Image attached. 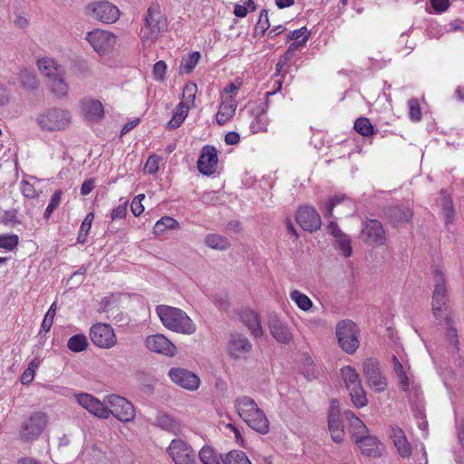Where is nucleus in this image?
Masks as SVG:
<instances>
[{
    "instance_id": "f257e3e1",
    "label": "nucleus",
    "mask_w": 464,
    "mask_h": 464,
    "mask_svg": "<svg viewBox=\"0 0 464 464\" xmlns=\"http://www.w3.org/2000/svg\"><path fill=\"white\" fill-rule=\"evenodd\" d=\"M156 313L164 327L172 332L191 335L197 331L196 324L180 308L160 304L156 307Z\"/></svg>"
},
{
    "instance_id": "f03ea898",
    "label": "nucleus",
    "mask_w": 464,
    "mask_h": 464,
    "mask_svg": "<svg viewBox=\"0 0 464 464\" xmlns=\"http://www.w3.org/2000/svg\"><path fill=\"white\" fill-rule=\"evenodd\" d=\"M235 407L240 418L260 434L269 431V421L256 401L248 396H239L235 400Z\"/></svg>"
},
{
    "instance_id": "7ed1b4c3",
    "label": "nucleus",
    "mask_w": 464,
    "mask_h": 464,
    "mask_svg": "<svg viewBox=\"0 0 464 464\" xmlns=\"http://www.w3.org/2000/svg\"><path fill=\"white\" fill-rule=\"evenodd\" d=\"M167 19L158 6H150L145 17V27L141 29V41L144 45L153 44L159 35L167 29Z\"/></svg>"
},
{
    "instance_id": "20e7f679",
    "label": "nucleus",
    "mask_w": 464,
    "mask_h": 464,
    "mask_svg": "<svg viewBox=\"0 0 464 464\" xmlns=\"http://www.w3.org/2000/svg\"><path fill=\"white\" fill-rule=\"evenodd\" d=\"M434 291L432 296V311L437 319L442 317L449 324L448 291L443 273L439 268L433 271Z\"/></svg>"
},
{
    "instance_id": "39448f33",
    "label": "nucleus",
    "mask_w": 464,
    "mask_h": 464,
    "mask_svg": "<svg viewBox=\"0 0 464 464\" xmlns=\"http://www.w3.org/2000/svg\"><path fill=\"white\" fill-rule=\"evenodd\" d=\"M48 424V416L42 411H34L22 421L19 428V439L24 442L36 440Z\"/></svg>"
},
{
    "instance_id": "423d86ee",
    "label": "nucleus",
    "mask_w": 464,
    "mask_h": 464,
    "mask_svg": "<svg viewBox=\"0 0 464 464\" xmlns=\"http://www.w3.org/2000/svg\"><path fill=\"white\" fill-rule=\"evenodd\" d=\"M336 337L341 348L349 354L353 353L359 347V329L351 320L339 322L335 329Z\"/></svg>"
},
{
    "instance_id": "0eeeda50",
    "label": "nucleus",
    "mask_w": 464,
    "mask_h": 464,
    "mask_svg": "<svg viewBox=\"0 0 464 464\" xmlns=\"http://www.w3.org/2000/svg\"><path fill=\"white\" fill-rule=\"evenodd\" d=\"M85 15L103 24H113L120 17L119 8L108 1H93L84 7Z\"/></svg>"
},
{
    "instance_id": "6e6552de",
    "label": "nucleus",
    "mask_w": 464,
    "mask_h": 464,
    "mask_svg": "<svg viewBox=\"0 0 464 464\" xmlns=\"http://www.w3.org/2000/svg\"><path fill=\"white\" fill-rule=\"evenodd\" d=\"M107 411L121 421L128 422L134 419V406L125 398L117 394H110L104 398Z\"/></svg>"
},
{
    "instance_id": "1a4fd4ad",
    "label": "nucleus",
    "mask_w": 464,
    "mask_h": 464,
    "mask_svg": "<svg viewBox=\"0 0 464 464\" xmlns=\"http://www.w3.org/2000/svg\"><path fill=\"white\" fill-rule=\"evenodd\" d=\"M85 39L101 56L111 53L117 44V36L113 33L102 29L89 32Z\"/></svg>"
},
{
    "instance_id": "9d476101",
    "label": "nucleus",
    "mask_w": 464,
    "mask_h": 464,
    "mask_svg": "<svg viewBox=\"0 0 464 464\" xmlns=\"http://www.w3.org/2000/svg\"><path fill=\"white\" fill-rule=\"evenodd\" d=\"M362 372L368 385L375 392H382L387 388V381L382 373L378 360L374 358L365 359L362 362Z\"/></svg>"
},
{
    "instance_id": "9b49d317",
    "label": "nucleus",
    "mask_w": 464,
    "mask_h": 464,
    "mask_svg": "<svg viewBox=\"0 0 464 464\" xmlns=\"http://www.w3.org/2000/svg\"><path fill=\"white\" fill-rule=\"evenodd\" d=\"M361 237L365 244L372 246H383L386 241L384 228L377 219H366L364 221Z\"/></svg>"
},
{
    "instance_id": "f8f14e48",
    "label": "nucleus",
    "mask_w": 464,
    "mask_h": 464,
    "mask_svg": "<svg viewBox=\"0 0 464 464\" xmlns=\"http://www.w3.org/2000/svg\"><path fill=\"white\" fill-rule=\"evenodd\" d=\"M90 338L98 347L109 349L116 344L117 339L112 327L108 324L99 323L90 329Z\"/></svg>"
},
{
    "instance_id": "ddd939ff",
    "label": "nucleus",
    "mask_w": 464,
    "mask_h": 464,
    "mask_svg": "<svg viewBox=\"0 0 464 464\" xmlns=\"http://www.w3.org/2000/svg\"><path fill=\"white\" fill-rule=\"evenodd\" d=\"M168 453L175 464H195V454L191 447L180 439L173 440L169 448Z\"/></svg>"
},
{
    "instance_id": "4468645a",
    "label": "nucleus",
    "mask_w": 464,
    "mask_h": 464,
    "mask_svg": "<svg viewBox=\"0 0 464 464\" xmlns=\"http://www.w3.org/2000/svg\"><path fill=\"white\" fill-rule=\"evenodd\" d=\"M252 343L242 334H231L227 343V353L234 359H244L252 350Z\"/></svg>"
},
{
    "instance_id": "2eb2a0df",
    "label": "nucleus",
    "mask_w": 464,
    "mask_h": 464,
    "mask_svg": "<svg viewBox=\"0 0 464 464\" xmlns=\"http://www.w3.org/2000/svg\"><path fill=\"white\" fill-rule=\"evenodd\" d=\"M298 225L306 231H316L321 227V217L312 207L300 208L295 217Z\"/></svg>"
},
{
    "instance_id": "dca6fc26",
    "label": "nucleus",
    "mask_w": 464,
    "mask_h": 464,
    "mask_svg": "<svg viewBox=\"0 0 464 464\" xmlns=\"http://www.w3.org/2000/svg\"><path fill=\"white\" fill-rule=\"evenodd\" d=\"M270 334L280 343L288 344L293 341V333L288 324L276 315L268 319Z\"/></svg>"
},
{
    "instance_id": "f3484780",
    "label": "nucleus",
    "mask_w": 464,
    "mask_h": 464,
    "mask_svg": "<svg viewBox=\"0 0 464 464\" xmlns=\"http://www.w3.org/2000/svg\"><path fill=\"white\" fill-rule=\"evenodd\" d=\"M169 376L173 382L189 391L197 390L200 383L199 378L195 373L182 368H171L169 371Z\"/></svg>"
},
{
    "instance_id": "a211bd4d",
    "label": "nucleus",
    "mask_w": 464,
    "mask_h": 464,
    "mask_svg": "<svg viewBox=\"0 0 464 464\" xmlns=\"http://www.w3.org/2000/svg\"><path fill=\"white\" fill-rule=\"evenodd\" d=\"M146 347L153 353L172 357L177 352L176 346L163 334H153L146 338Z\"/></svg>"
},
{
    "instance_id": "6ab92c4d",
    "label": "nucleus",
    "mask_w": 464,
    "mask_h": 464,
    "mask_svg": "<svg viewBox=\"0 0 464 464\" xmlns=\"http://www.w3.org/2000/svg\"><path fill=\"white\" fill-rule=\"evenodd\" d=\"M218 165V152L213 146H204L198 160V171L206 176L215 172Z\"/></svg>"
},
{
    "instance_id": "aec40b11",
    "label": "nucleus",
    "mask_w": 464,
    "mask_h": 464,
    "mask_svg": "<svg viewBox=\"0 0 464 464\" xmlns=\"http://www.w3.org/2000/svg\"><path fill=\"white\" fill-rule=\"evenodd\" d=\"M390 437L401 458H409L411 455L412 449L408 441L405 432L397 425L390 427Z\"/></svg>"
},
{
    "instance_id": "412c9836",
    "label": "nucleus",
    "mask_w": 464,
    "mask_h": 464,
    "mask_svg": "<svg viewBox=\"0 0 464 464\" xmlns=\"http://www.w3.org/2000/svg\"><path fill=\"white\" fill-rule=\"evenodd\" d=\"M36 66L45 82L65 71L64 67L54 58L48 56L38 58Z\"/></svg>"
},
{
    "instance_id": "4be33fe9",
    "label": "nucleus",
    "mask_w": 464,
    "mask_h": 464,
    "mask_svg": "<svg viewBox=\"0 0 464 464\" xmlns=\"http://www.w3.org/2000/svg\"><path fill=\"white\" fill-rule=\"evenodd\" d=\"M355 443L362 453L366 456L377 458L382 455L383 447L382 442L375 436L367 434L362 439H357Z\"/></svg>"
},
{
    "instance_id": "5701e85b",
    "label": "nucleus",
    "mask_w": 464,
    "mask_h": 464,
    "mask_svg": "<svg viewBox=\"0 0 464 464\" xmlns=\"http://www.w3.org/2000/svg\"><path fill=\"white\" fill-rule=\"evenodd\" d=\"M327 232L335 238L340 250L345 257L352 255V246L350 237L344 234L338 227L335 221H330L327 227Z\"/></svg>"
},
{
    "instance_id": "b1692460",
    "label": "nucleus",
    "mask_w": 464,
    "mask_h": 464,
    "mask_svg": "<svg viewBox=\"0 0 464 464\" xmlns=\"http://www.w3.org/2000/svg\"><path fill=\"white\" fill-rule=\"evenodd\" d=\"M240 319L248 328L251 334L258 338L263 336L264 332L261 326L260 317L254 310L246 309L240 313Z\"/></svg>"
},
{
    "instance_id": "393cba45",
    "label": "nucleus",
    "mask_w": 464,
    "mask_h": 464,
    "mask_svg": "<svg viewBox=\"0 0 464 464\" xmlns=\"http://www.w3.org/2000/svg\"><path fill=\"white\" fill-rule=\"evenodd\" d=\"M66 71L45 82L52 94L57 98H65L69 92V84L65 79Z\"/></svg>"
},
{
    "instance_id": "a878e982",
    "label": "nucleus",
    "mask_w": 464,
    "mask_h": 464,
    "mask_svg": "<svg viewBox=\"0 0 464 464\" xmlns=\"http://www.w3.org/2000/svg\"><path fill=\"white\" fill-rule=\"evenodd\" d=\"M80 111L84 116H102L109 113L101 101L92 97H84L80 101Z\"/></svg>"
},
{
    "instance_id": "bb28decb",
    "label": "nucleus",
    "mask_w": 464,
    "mask_h": 464,
    "mask_svg": "<svg viewBox=\"0 0 464 464\" xmlns=\"http://www.w3.org/2000/svg\"><path fill=\"white\" fill-rule=\"evenodd\" d=\"M328 428L334 441L340 443L343 440L344 431L338 411L331 407L328 416Z\"/></svg>"
},
{
    "instance_id": "cd10ccee",
    "label": "nucleus",
    "mask_w": 464,
    "mask_h": 464,
    "mask_svg": "<svg viewBox=\"0 0 464 464\" xmlns=\"http://www.w3.org/2000/svg\"><path fill=\"white\" fill-rule=\"evenodd\" d=\"M344 417L349 421L350 431L354 439V442H356L357 439H362L368 434L366 425L352 411H345Z\"/></svg>"
},
{
    "instance_id": "c85d7f7f",
    "label": "nucleus",
    "mask_w": 464,
    "mask_h": 464,
    "mask_svg": "<svg viewBox=\"0 0 464 464\" xmlns=\"http://www.w3.org/2000/svg\"><path fill=\"white\" fill-rule=\"evenodd\" d=\"M43 130L58 131L64 130L70 123L69 118H35Z\"/></svg>"
},
{
    "instance_id": "c756f323",
    "label": "nucleus",
    "mask_w": 464,
    "mask_h": 464,
    "mask_svg": "<svg viewBox=\"0 0 464 464\" xmlns=\"http://www.w3.org/2000/svg\"><path fill=\"white\" fill-rule=\"evenodd\" d=\"M155 424L160 429L174 434H177L180 431L179 422L175 418L167 413H158L155 419Z\"/></svg>"
},
{
    "instance_id": "7c9ffc66",
    "label": "nucleus",
    "mask_w": 464,
    "mask_h": 464,
    "mask_svg": "<svg viewBox=\"0 0 464 464\" xmlns=\"http://www.w3.org/2000/svg\"><path fill=\"white\" fill-rule=\"evenodd\" d=\"M341 204H344L349 208V212L346 215H350L353 212V203L344 195H336L328 199L325 204L324 216L325 218L333 217L334 208Z\"/></svg>"
},
{
    "instance_id": "2f4dec72",
    "label": "nucleus",
    "mask_w": 464,
    "mask_h": 464,
    "mask_svg": "<svg viewBox=\"0 0 464 464\" xmlns=\"http://www.w3.org/2000/svg\"><path fill=\"white\" fill-rule=\"evenodd\" d=\"M388 216L394 224L408 222L412 217V211L408 207L394 206L389 208Z\"/></svg>"
},
{
    "instance_id": "473e14b6",
    "label": "nucleus",
    "mask_w": 464,
    "mask_h": 464,
    "mask_svg": "<svg viewBox=\"0 0 464 464\" xmlns=\"http://www.w3.org/2000/svg\"><path fill=\"white\" fill-rule=\"evenodd\" d=\"M341 375L348 391L354 389L356 386L362 385L358 372L351 366L343 367L341 369Z\"/></svg>"
},
{
    "instance_id": "72a5a7b5",
    "label": "nucleus",
    "mask_w": 464,
    "mask_h": 464,
    "mask_svg": "<svg viewBox=\"0 0 464 464\" xmlns=\"http://www.w3.org/2000/svg\"><path fill=\"white\" fill-rule=\"evenodd\" d=\"M201 54L195 51L190 53L187 57H183L179 64V73L189 74L193 72L200 60Z\"/></svg>"
},
{
    "instance_id": "f704fd0d",
    "label": "nucleus",
    "mask_w": 464,
    "mask_h": 464,
    "mask_svg": "<svg viewBox=\"0 0 464 464\" xmlns=\"http://www.w3.org/2000/svg\"><path fill=\"white\" fill-rule=\"evenodd\" d=\"M19 82L26 90L34 91L38 88L39 81L35 75V73L28 69H23L19 72L18 76Z\"/></svg>"
},
{
    "instance_id": "c9c22d12",
    "label": "nucleus",
    "mask_w": 464,
    "mask_h": 464,
    "mask_svg": "<svg viewBox=\"0 0 464 464\" xmlns=\"http://www.w3.org/2000/svg\"><path fill=\"white\" fill-rule=\"evenodd\" d=\"M205 244L216 250H226L230 246L228 239L219 234H208L205 237Z\"/></svg>"
},
{
    "instance_id": "e433bc0d",
    "label": "nucleus",
    "mask_w": 464,
    "mask_h": 464,
    "mask_svg": "<svg viewBox=\"0 0 464 464\" xmlns=\"http://www.w3.org/2000/svg\"><path fill=\"white\" fill-rule=\"evenodd\" d=\"M222 464H251L246 455L241 450H231L220 455Z\"/></svg>"
},
{
    "instance_id": "4c0bfd02",
    "label": "nucleus",
    "mask_w": 464,
    "mask_h": 464,
    "mask_svg": "<svg viewBox=\"0 0 464 464\" xmlns=\"http://www.w3.org/2000/svg\"><path fill=\"white\" fill-rule=\"evenodd\" d=\"M440 202L442 207L446 225L452 223L455 217V209L451 198L444 191L441 192Z\"/></svg>"
},
{
    "instance_id": "58836bf2",
    "label": "nucleus",
    "mask_w": 464,
    "mask_h": 464,
    "mask_svg": "<svg viewBox=\"0 0 464 464\" xmlns=\"http://www.w3.org/2000/svg\"><path fill=\"white\" fill-rule=\"evenodd\" d=\"M179 228V222L171 217L166 216L161 218L160 220L156 222L153 227V232L155 235H161L167 229H178Z\"/></svg>"
},
{
    "instance_id": "ea45409f",
    "label": "nucleus",
    "mask_w": 464,
    "mask_h": 464,
    "mask_svg": "<svg viewBox=\"0 0 464 464\" xmlns=\"http://www.w3.org/2000/svg\"><path fill=\"white\" fill-rule=\"evenodd\" d=\"M67 347L73 353H81L88 347L87 337L82 334H74L69 338Z\"/></svg>"
},
{
    "instance_id": "a19ab883",
    "label": "nucleus",
    "mask_w": 464,
    "mask_h": 464,
    "mask_svg": "<svg viewBox=\"0 0 464 464\" xmlns=\"http://www.w3.org/2000/svg\"><path fill=\"white\" fill-rule=\"evenodd\" d=\"M237 107L235 98L221 96V103L216 116H233Z\"/></svg>"
},
{
    "instance_id": "79ce46f5",
    "label": "nucleus",
    "mask_w": 464,
    "mask_h": 464,
    "mask_svg": "<svg viewBox=\"0 0 464 464\" xmlns=\"http://www.w3.org/2000/svg\"><path fill=\"white\" fill-rule=\"evenodd\" d=\"M198 458L202 464H221L220 455L210 446H204L198 452Z\"/></svg>"
},
{
    "instance_id": "37998d69",
    "label": "nucleus",
    "mask_w": 464,
    "mask_h": 464,
    "mask_svg": "<svg viewBox=\"0 0 464 464\" xmlns=\"http://www.w3.org/2000/svg\"><path fill=\"white\" fill-rule=\"evenodd\" d=\"M86 410L101 419H108L110 417V412L107 411V405L104 403V401L102 402L95 397Z\"/></svg>"
},
{
    "instance_id": "c03bdc74",
    "label": "nucleus",
    "mask_w": 464,
    "mask_h": 464,
    "mask_svg": "<svg viewBox=\"0 0 464 464\" xmlns=\"http://www.w3.org/2000/svg\"><path fill=\"white\" fill-rule=\"evenodd\" d=\"M290 298L303 311H308L313 305L312 300L298 290L292 291L290 293Z\"/></svg>"
},
{
    "instance_id": "a18cd8bd",
    "label": "nucleus",
    "mask_w": 464,
    "mask_h": 464,
    "mask_svg": "<svg viewBox=\"0 0 464 464\" xmlns=\"http://www.w3.org/2000/svg\"><path fill=\"white\" fill-rule=\"evenodd\" d=\"M351 400L356 408H362L368 402L366 392L362 385L356 386L354 389L349 390Z\"/></svg>"
},
{
    "instance_id": "49530a36",
    "label": "nucleus",
    "mask_w": 464,
    "mask_h": 464,
    "mask_svg": "<svg viewBox=\"0 0 464 464\" xmlns=\"http://www.w3.org/2000/svg\"><path fill=\"white\" fill-rule=\"evenodd\" d=\"M353 128L362 136H370L373 133V126L370 122L369 118H357Z\"/></svg>"
},
{
    "instance_id": "de8ad7c7",
    "label": "nucleus",
    "mask_w": 464,
    "mask_h": 464,
    "mask_svg": "<svg viewBox=\"0 0 464 464\" xmlns=\"http://www.w3.org/2000/svg\"><path fill=\"white\" fill-rule=\"evenodd\" d=\"M93 218H94L93 213H88L87 216L85 217V218L83 219V221L81 225V227H80L78 237H77L78 243H80V244L85 243L87 236L89 234V231L91 229Z\"/></svg>"
},
{
    "instance_id": "09e8293b",
    "label": "nucleus",
    "mask_w": 464,
    "mask_h": 464,
    "mask_svg": "<svg viewBox=\"0 0 464 464\" xmlns=\"http://www.w3.org/2000/svg\"><path fill=\"white\" fill-rule=\"evenodd\" d=\"M269 26L268 13L264 9L260 12L258 21L254 28L255 34L263 35Z\"/></svg>"
},
{
    "instance_id": "8fccbe9b",
    "label": "nucleus",
    "mask_w": 464,
    "mask_h": 464,
    "mask_svg": "<svg viewBox=\"0 0 464 464\" xmlns=\"http://www.w3.org/2000/svg\"><path fill=\"white\" fill-rule=\"evenodd\" d=\"M56 313V303H53L47 313L44 315V318L41 324L40 334L42 332L48 333L53 325V318Z\"/></svg>"
},
{
    "instance_id": "3c124183",
    "label": "nucleus",
    "mask_w": 464,
    "mask_h": 464,
    "mask_svg": "<svg viewBox=\"0 0 464 464\" xmlns=\"http://www.w3.org/2000/svg\"><path fill=\"white\" fill-rule=\"evenodd\" d=\"M197 92H198L197 84L194 82H188L187 84H185V86L183 88L181 100L188 102V103H190V105H196L195 98H196Z\"/></svg>"
},
{
    "instance_id": "603ef678",
    "label": "nucleus",
    "mask_w": 464,
    "mask_h": 464,
    "mask_svg": "<svg viewBox=\"0 0 464 464\" xmlns=\"http://www.w3.org/2000/svg\"><path fill=\"white\" fill-rule=\"evenodd\" d=\"M16 214L17 211L15 209L0 210V223L5 226L19 224Z\"/></svg>"
},
{
    "instance_id": "864d4df0",
    "label": "nucleus",
    "mask_w": 464,
    "mask_h": 464,
    "mask_svg": "<svg viewBox=\"0 0 464 464\" xmlns=\"http://www.w3.org/2000/svg\"><path fill=\"white\" fill-rule=\"evenodd\" d=\"M18 241L16 235H0V248L11 251L16 247Z\"/></svg>"
},
{
    "instance_id": "5fc2aeb1",
    "label": "nucleus",
    "mask_w": 464,
    "mask_h": 464,
    "mask_svg": "<svg viewBox=\"0 0 464 464\" xmlns=\"http://www.w3.org/2000/svg\"><path fill=\"white\" fill-rule=\"evenodd\" d=\"M167 63L164 61H159L157 62L152 70L153 78L157 82H164L166 79V72H167Z\"/></svg>"
},
{
    "instance_id": "6e6d98bb",
    "label": "nucleus",
    "mask_w": 464,
    "mask_h": 464,
    "mask_svg": "<svg viewBox=\"0 0 464 464\" xmlns=\"http://www.w3.org/2000/svg\"><path fill=\"white\" fill-rule=\"evenodd\" d=\"M200 201L206 205H218L221 203L220 197L217 191H206L199 198Z\"/></svg>"
},
{
    "instance_id": "4d7b16f0",
    "label": "nucleus",
    "mask_w": 464,
    "mask_h": 464,
    "mask_svg": "<svg viewBox=\"0 0 464 464\" xmlns=\"http://www.w3.org/2000/svg\"><path fill=\"white\" fill-rule=\"evenodd\" d=\"M60 202H61V192L60 191H57L55 192L52 198H51V200L47 206V208H45V211H44V218L48 219L50 218V216L52 215V213L58 208V206L60 205Z\"/></svg>"
},
{
    "instance_id": "13d9d810",
    "label": "nucleus",
    "mask_w": 464,
    "mask_h": 464,
    "mask_svg": "<svg viewBox=\"0 0 464 464\" xmlns=\"http://www.w3.org/2000/svg\"><path fill=\"white\" fill-rule=\"evenodd\" d=\"M249 127L252 133L266 131L267 127V118H253Z\"/></svg>"
},
{
    "instance_id": "bf43d9fd",
    "label": "nucleus",
    "mask_w": 464,
    "mask_h": 464,
    "mask_svg": "<svg viewBox=\"0 0 464 464\" xmlns=\"http://www.w3.org/2000/svg\"><path fill=\"white\" fill-rule=\"evenodd\" d=\"M309 32L307 31L306 27H301L299 29L294 30L288 34V39L290 40H299L302 38L300 42H298L301 44H304L309 38Z\"/></svg>"
},
{
    "instance_id": "052dcab7",
    "label": "nucleus",
    "mask_w": 464,
    "mask_h": 464,
    "mask_svg": "<svg viewBox=\"0 0 464 464\" xmlns=\"http://www.w3.org/2000/svg\"><path fill=\"white\" fill-rule=\"evenodd\" d=\"M160 158L156 155H150L144 166V171L150 174H153L159 170Z\"/></svg>"
},
{
    "instance_id": "680f3d73",
    "label": "nucleus",
    "mask_w": 464,
    "mask_h": 464,
    "mask_svg": "<svg viewBox=\"0 0 464 464\" xmlns=\"http://www.w3.org/2000/svg\"><path fill=\"white\" fill-rule=\"evenodd\" d=\"M445 322H447V321L445 320ZM446 324H447V325H449L447 332H446V338H447L448 342L450 344H452L456 350H458L459 349L458 348L459 341H458L457 330L450 326V321H449V324L448 323H446Z\"/></svg>"
},
{
    "instance_id": "e2e57ef3",
    "label": "nucleus",
    "mask_w": 464,
    "mask_h": 464,
    "mask_svg": "<svg viewBox=\"0 0 464 464\" xmlns=\"http://www.w3.org/2000/svg\"><path fill=\"white\" fill-rule=\"evenodd\" d=\"M241 86V82H234L228 84L224 90L221 96L235 98Z\"/></svg>"
},
{
    "instance_id": "0e129e2a",
    "label": "nucleus",
    "mask_w": 464,
    "mask_h": 464,
    "mask_svg": "<svg viewBox=\"0 0 464 464\" xmlns=\"http://www.w3.org/2000/svg\"><path fill=\"white\" fill-rule=\"evenodd\" d=\"M127 214V202L113 208L111 213V220L122 219Z\"/></svg>"
},
{
    "instance_id": "69168bd1",
    "label": "nucleus",
    "mask_w": 464,
    "mask_h": 464,
    "mask_svg": "<svg viewBox=\"0 0 464 464\" xmlns=\"http://www.w3.org/2000/svg\"><path fill=\"white\" fill-rule=\"evenodd\" d=\"M23 195L27 198H34L37 196V192L33 185L27 181H23L21 186Z\"/></svg>"
},
{
    "instance_id": "338daca9",
    "label": "nucleus",
    "mask_w": 464,
    "mask_h": 464,
    "mask_svg": "<svg viewBox=\"0 0 464 464\" xmlns=\"http://www.w3.org/2000/svg\"><path fill=\"white\" fill-rule=\"evenodd\" d=\"M196 105H190L188 102L181 100V102L177 106V111L173 116H188L190 109L194 108Z\"/></svg>"
},
{
    "instance_id": "774afa93",
    "label": "nucleus",
    "mask_w": 464,
    "mask_h": 464,
    "mask_svg": "<svg viewBox=\"0 0 464 464\" xmlns=\"http://www.w3.org/2000/svg\"><path fill=\"white\" fill-rule=\"evenodd\" d=\"M93 396L89 393H79L75 394L76 401L84 409L89 407V404L92 401Z\"/></svg>"
}]
</instances>
